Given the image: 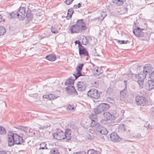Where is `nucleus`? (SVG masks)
Segmentation results:
<instances>
[{"label": "nucleus", "instance_id": "54", "mask_svg": "<svg viewBox=\"0 0 154 154\" xmlns=\"http://www.w3.org/2000/svg\"><path fill=\"white\" fill-rule=\"evenodd\" d=\"M8 133L11 134H12V135H18L16 133H13L12 131H9Z\"/></svg>", "mask_w": 154, "mask_h": 154}, {"label": "nucleus", "instance_id": "53", "mask_svg": "<svg viewBox=\"0 0 154 154\" xmlns=\"http://www.w3.org/2000/svg\"><path fill=\"white\" fill-rule=\"evenodd\" d=\"M0 154H7L6 152L4 151H0Z\"/></svg>", "mask_w": 154, "mask_h": 154}, {"label": "nucleus", "instance_id": "39", "mask_svg": "<svg viewBox=\"0 0 154 154\" xmlns=\"http://www.w3.org/2000/svg\"><path fill=\"white\" fill-rule=\"evenodd\" d=\"M144 127L147 129H150L152 128V126L148 123H146L144 126Z\"/></svg>", "mask_w": 154, "mask_h": 154}, {"label": "nucleus", "instance_id": "3", "mask_svg": "<svg viewBox=\"0 0 154 154\" xmlns=\"http://www.w3.org/2000/svg\"><path fill=\"white\" fill-rule=\"evenodd\" d=\"M143 30V29H141L138 27L133 30V32L136 36L141 37V40H148L149 39L150 35L147 32L142 31Z\"/></svg>", "mask_w": 154, "mask_h": 154}, {"label": "nucleus", "instance_id": "43", "mask_svg": "<svg viewBox=\"0 0 154 154\" xmlns=\"http://www.w3.org/2000/svg\"><path fill=\"white\" fill-rule=\"evenodd\" d=\"M74 0H66L64 2L67 5H69L71 4Z\"/></svg>", "mask_w": 154, "mask_h": 154}, {"label": "nucleus", "instance_id": "25", "mask_svg": "<svg viewBox=\"0 0 154 154\" xmlns=\"http://www.w3.org/2000/svg\"><path fill=\"white\" fill-rule=\"evenodd\" d=\"M17 11H14L11 13H9L8 14V17L10 18H13L15 17H17Z\"/></svg>", "mask_w": 154, "mask_h": 154}, {"label": "nucleus", "instance_id": "38", "mask_svg": "<svg viewBox=\"0 0 154 154\" xmlns=\"http://www.w3.org/2000/svg\"><path fill=\"white\" fill-rule=\"evenodd\" d=\"M116 42L119 43H120V44H126L127 43V42H128V40H126V41H124V40H116Z\"/></svg>", "mask_w": 154, "mask_h": 154}, {"label": "nucleus", "instance_id": "11", "mask_svg": "<svg viewBox=\"0 0 154 154\" xmlns=\"http://www.w3.org/2000/svg\"><path fill=\"white\" fill-rule=\"evenodd\" d=\"M19 130H20V133L22 134H29L30 129L28 127H24L22 126H19L18 127H16Z\"/></svg>", "mask_w": 154, "mask_h": 154}, {"label": "nucleus", "instance_id": "19", "mask_svg": "<svg viewBox=\"0 0 154 154\" xmlns=\"http://www.w3.org/2000/svg\"><path fill=\"white\" fill-rule=\"evenodd\" d=\"M109 136L111 141L114 142L120 141L122 139L119 135H108Z\"/></svg>", "mask_w": 154, "mask_h": 154}, {"label": "nucleus", "instance_id": "60", "mask_svg": "<svg viewBox=\"0 0 154 154\" xmlns=\"http://www.w3.org/2000/svg\"><path fill=\"white\" fill-rule=\"evenodd\" d=\"M73 7H75V8H76V9H77V8H77V5H74Z\"/></svg>", "mask_w": 154, "mask_h": 154}, {"label": "nucleus", "instance_id": "5", "mask_svg": "<svg viewBox=\"0 0 154 154\" xmlns=\"http://www.w3.org/2000/svg\"><path fill=\"white\" fill-rule=\"evenodd\" d=\"M80 45L81 47L79 48V52L81 57L85 58L86 60H88L89 58L88 51L82 45Z\"/></svg>", "mask_w": 154, "mask_h": 154}, {"label": "nucleus", "instance_id": "6", "mask_svg": "<svg viewBox=\"0 0 154 154\" xmlns=\"http://www.w3.org/2000/svg\"><path fill=\"white\" fill-rule=\"evenodd\" d=\"M87 95L91 98L95 99L98 98L100 96V94L98 91L94 88H92L88 92Z\"/></svg>", "mask_w": 154, "mask_h": 154}, {"label": "nucleus", "instance_id": "46", "mask_svg": "<svg viewBox=\"0 0 154 154\" xmlns=\"http://www.w3.org/2000/svg\"><path fill=\"white\" fill-rule=\"evenodd\" d=\"M107 101L109 103H113L114 102V100L110 97H109L107 98Z\"/></svg>", "mask_w": 154, "mask_h": 154}, {"label": "nucleus", "instance_id": "51", "mask_svg": "<svg viewBox=\"0 0 154 154\" xmlns=\"http://www.w3.org/2000/svg\"><path fill=\"white\" fill-rule=\"evenodd\" d=\"M75 44H78L79 45V47H81L80 42L79 40H76L75 42Z\"/></svg>", "mask_w": 154, "mask_h": 154}, {"label": "nucleus", "instance_id": "58", "mask_svg": "<svg viewBox=\"0 0 154 154\" xmlns=\"http://www.w3.org/2000/svg\"><path fill=\"white\" fill-rule=\"evenodd\" d=\"M2 20V16L1 15H0V23L1 22Z\"/></svg>", "mask_w": 154, "mask_h": 154}, {"label": "nucleus", "instance_id": "32", "mask_svg": "<svg viewBox=\"0 0 154 154\" xmlns=\"http://www.w3.org/2000/svg\"><path fill=\"white\" fill-rule=\"evenodd\" d=\"M6 32L5 28L3 26H0V35H3Z\"/></svg>", "mask_w": 154, "mask_h": 154}, {"label": "nucleus", "instance_id": "16", "mask_svg": "<svg viewBox=\"0 0 154 154\" xmlns=\"http://www.w3.org/2000/svg\"><path fill=\"white\" fill-rule=\"evenodd\" d=\"M77 85L78 90L80 91L85 90L86 87L85 83L84 81L79 82Z\"/></svg>", "mask_w": 154, "mask_h": 154}, {"label": "nucleus", "instance_id": "7", "mask_svg": "<svg viewBox=\"0 0 154 154\" xmlns=\"http://www.w3.org/2000/svg\"><path fill=\"white\" fill-rule=\"evenodd\" d=\"M26 10L25 8L20 7L17 11V18L19 19L23 20L26 17Z\"/></svg>", "mask_w": 154, "mask_h": 154}, {"label": "nucleus", "instance_id": "52", "mask_svg": "<svg viewBox=\"0 0 154 154\" xmlns=\"http://www.w3.org/2000/svg\"><path fill=\"white\" fill-rule=\"evenodd\" d=\"M48 127V125H46V126H44L41 127V128L42 129H46Z\"/></svg>", "mask_w": 154, "mask_h": 154}, {"label": "nucleus", "instance_id": "50", "mask_svg": "<svg viewBox=\"0 0 154 154\" xmlns=\"http://www.w3.org/2000/svg\"><path fill=\"white\" fill-rule=\"evenodd\" d=\"M74 154H86V152L85 151H82L74 153Z\"/></svg>", "mask_w": 154, "mask_h": 154}, {"label": "nucleus", "instance_id": "27", "mask_svg": "<svg viewBox=\"0 0 154 154\" xmlns=\"http://www.w3.org/2000/svg\"><path fill=\"white\" fill-rule=\"evenodd\" d=\"M123 0H112V2L116 5L120 6L123 4Z\"/></svg>", "mask_w": 154, "mask_h": 154}, {"label": "nucleus", "instance_id": "62", "mask_svg": "<svg viewBox=\"0 0 154 154\" xmlns=\"http://www.w3.org/2000/svg\"><path fill=\"white\" fill-rule=\"evenodd\" d=\"M89 131H90V133H91V134H93V131H92L91 130V129H89Z\"/></svg>", "mask_w": 154, "mask_h": 154}, {"label": "nucleus", "instance_id": "26", "mask_svg": "<svg viewBox=\"0 0 154 154\" xmlns=\"http://www.w3.org/2000/svg\"><path fill=\"white\" fill-rule=\"evenodd\" d=\"M74 81L75 80L69 78L66 80V81L65 82V85H71L74 84Z\"/></svg>", "mask_w": 154, "mask_h": 154}, {"label": "nucleus", "instance_id": "31", "mask_svg": "<svg viewBox=\"0 0 154 154\" xmlns=\"http://www.w3.org/2000/svg\"><path fill=\"white\" fill-rule=\"evenodd\" d=\"M102 124L104 125H107L109 124L111 122V121L107 120L105 118V119H102L101 121Z\"/></svg>", "mask_w": 154, "mask_h": 154}, {"label": "nucleus", "instance_id": "20", "mask_svg": "<svg viewBox=\"0 0 154 154\" xmlns=\"http://www.w3.org/2000/svg\"><path fill=\"white\" fill-rule=\"evenodd\" d=\"M26 17L27 18V19L29 20H31L32 22H36L35 19L34 18V17L32 16V15L31 14L30 12H26Z\"/></svg>", "mask_w": 154, "mask_h": 154}, {"label": "nucleus", "instance_id": "59", "mask_svg": "<svg viewBox=\"0 0 154 154\" xmlns=\"http://www.w3.org/2000/svg\"><path fill=\"white\" fill-rule=\"evenodd\" d=\"M69 14L68 12H67V15L66 17V18L67 19H69L68 18H69Z\"/></svg>", "mask_w": 154, "mask_h": 154}, {"label": "nucleus", "instance_id": "24", "mask_svg": "<svg viewBox=\"0 0 154 154\" xmlns=\"http://www.w3.org/2000/svg\"><path fill=\"white\" fill-rule=\"evenodd\" d=\"M45 58L46 59L50 61H54L56 59L55 55L53 54L48 55L46 56Z\"/></svg>", "mask_w": 154, "mask_h": 154}, {"label": "nucleus", "instance_id": "47", "mask_svg": "<svg viewBox=\"0 0 154 154\" xmlns=\"http://www.w3.org/2000/svg\"><path fill=\"white\" fill-rule=\"evenodd\" d=\"M101 16L103 17V19L106 16V14L105 11H103L101 14Z\"/></svg>", "mask_w": 154, "mask_h": 154}, {"label": "nucleus", "instance_id": "2", "mask_svg": "<svg viewBox=\"0 0 154 154\" xmlns=\"http://www.w3.org/2000/svg\"><path fill=\"white\" fill-rule=\"evenodd\" d=\"M85 23L83 19H79L77 20L76 24L71 26L69 28L71 33H79L85 31L87 29Z\"/></svg>", "mask_w": 154, "mask_h": 154}, {"label": "nucleus", "instance_id": "22", "mask_svg": "<svg viewBox=\"0 0 154 154\" xmlns=\"http://www.w3.org/2000/svg\"><path fill=\"white\" fill-rule=\"evenodd\" d=\"M93 73L95 75H98L102 73V71L100 68L96 67L93 70Z\"/></svg>", "mask_w": 154, "mask_h": 154}, {"label": "nucleus", "instance_id": "61", "mask_svg": "<svg viewBox=\"0 0 154 154\" xmlns=\"http://www.w3.org/2000/svg\"><path fill=\"white\" fill-rule=\"evenodd\" d=\"M136 137H135V136H134L133 137H136V138H138L139 137V136H140V137L141 135H136Z\"/></svg>", "mask_w": 154, "mask_h": 154}, {"label": "nucleus", "instance_id": "42", "mask_svg": "<svg viewBox=\"0 0 154 154\" xmlns=\"http://www.w3.org/2000/svg\"><path fill=\"white\" fill-rule=\"evenodd\" d=\"M149 77L151 80H154V70L149 74Z\"/></svg>", "mask_w": 154, "mask_h": 154}, {"label": "nucleus", "instance_id": "48", "mask_svg": "<svg viewBox=\"0 0 154 154\" xmlns=\"http://www.w3.org/2000/svg\"><path fill=\"white\" fill-rule=\"evenodd\" d=\"M43 98L49 100V94L44 95L43 96Z\"/></svg>", "mask_w": 154, "mask_h": 154}, {"label": "nucleus", "instance_id": "23", "mask_svg": "<svg viewBox=\"0 0 154 154\" xmlns=\"http://www.w3.org/2000/svg\"><path fill=\"white\" fill-rule=\"evenodd\" d=\"M103 115L105 118L111 121L112 119L113 116V115L109 112H104L103 113Z\"/></svg>", "mask_w": 154, "mask_h": 154}, {"label": "nucleus", "instance_id": "49", "mask_svg": "<svg viewBox=\"0 0 154 154\" xmlns=\"http://www.w3.org/2000/svg\"><path fill=\"white\" fill-rule=\"evenodd\" d=\"M151 115L154 116V107L151 108Z\"/></svg>", "mask_w": 154, "mask_h": 154}, {"label": "nucleus", "instance_id": "29", "mask_svg": "<svg viewBox=\"0 0 154 154\" xmlns=\"http://www.w3.org/2000/svg\"><path fill=\"white\" fill-rule=\"evenodd\" d=\"M125 127L123 124L120 125L119 126L118 131L120 132H123L125 131Z\"/></svg>", "mask_w": 154, "mask_h": 154}, {"label": "nucleus", "instance_id": "63", "mask_svg": "<svg viewBox=\"0 0 154 154\" xmlns=\"http://www.w3.org/2000/svg\"><path fill=\"white\" fill-rule=\"evenodd\" d=\"M64 133V131H60V134H63Z\"/></svg>", "mask_w": 154, "mask_h": 154}, {"label": "nucleus", "instance_id": "36", "mask_svg": "<svg viewBox=\"0 0 154 154\" xmlns=\"http://www.w3.org/2000/svg\"><path fill=\"white\" fill-rule=\"evenodd\" d=\"M6 132L5 129L1 126H0V134H6Z\"/></svg>", "mask_w": 154, "mask_h": 154}, {"label": "nucleus", "instance_id": "14", "mask_svg": "<svg viewBox=\"0 0 154 154\" xmlns=\"http://www.w3.org/2000/svg\"><path fill=\"white\" fill-rule=\"evenodd\" d=\"M14 143L15 144L21 145L25 142L22 137L20 135H14Z\"/></svg>", "mask_w": 154, "mask_h": 154}, {"label": "nucleus", "instance_id": "44", "mask_svg": "<svg viewBox=\"0 0 154 154\" xmlns=\"http://www.w3.org/2000/svg\"><path fill=\"white\" fill-rule=\"evenodd\" d=\"M99 136L98 137V139L101 141H103L104 140H105L104 137L103 135H98Z\"/></svg>", "mask_w": 154, "mask_h": 154}, {"label": "nucleus", "instance_id": "4", "mask_svg": "<svg viewBox=\"0 0 154 154\" xmlns=\"http://www.w3.org/2000/svg\"><path fill=\"white\" fill-rule=\"evenodd\" d=\"M109 105L108 104L102 103L100 104L97 106L96 108L94 109V112L95 113L98 114L106 111L109 108Z\"/></svg>", "mask_w": 154, "mask_h": 154}, {"label": "nucleus", "instance_id": "18", "mask_svg": "<svg viewBox=\"0 0 154 154\" xmlns=\"http://www.w3.org/2000/svg\"><path fill=\"white\" fill-rule=\"evenodd\" d=\"M8 146H13L14 143V135H8Z\"/></svg>", "mask_w": 154, "mask_h": 154}, {"label": "nucleus", "instance_id": "13", "mask_svg": "<svg viewBox=\"0 0 154 154\" xmlns=\"http://www.w3.org/2000/svg\"><path fill=\"white\" fill-rule=\"evenodd\" d=\"M66 90L68 91L69 94L72 95L73 94L78 95L77 91L75 87L72 85H69L66 88Z\"/></svg>", "mask_w": 154, "mask_h": 154}, {"label": "nucleus", "instance_id": "45", "mask_svg": "<svg viewBox=\"0 0 154 154\" xmlns=\"http://www.w3.org/2000/svg\"><path fill=\"white\" fill-rule=\"evenodd\" d=\"M74 107L72 105L69 104L68 105L67 109L69 110H72L74 109Z\"/></svg>", "mask_w": 154, "mask_h": 154}, {"label": "nucleus", "instance_id": "37", "mask_svg": "<svg viewBox=\"0 0 154 154\" xmlns=\"http://www.w3.org/2000/svg\"><path fill=\"white\" fill-rule=\"evenodd\" d=\"M85 140H91L94 139V135H86Z\"/></svg>", "mask_w": 154, "mask_h": 154}, {"label": "nucleus", "instance_id": "56", "mask_svg": "<svg viewBox=\"0 0 154 154\" xmlns=\"http://www.w3.org/2000/svg\"><path fill=\"white\" fill-rule=\"evenodd\" d=\"M36 16H37L36 17H37L38 16H39V17H40V13H37L36 14Z\"/></svg>", "mask_w": 154, "mask_h": 154}, {"label": "nucleus", "instance_id": "30", "mask_svg": "<svg viewBox=\"0 0 154 154\" xmlns=\"http://www.w3.org/2000/svg\"><path fill=\"white\" fill-rule=\"evenodd\" d=\"M46 144L45 143H42L41 144H40V147L39 148V149H48V148L46 146Z\"/></svg>", "mask_w": 154, "mask_h": 154}, {"label": "nucleus", "instance_id": "40", "mask_svg": "<svg viewBox=\"0 0 154 154\" xmlns=\"http://www.w3.org/2000/svg\"><path fill=\"white\" fill-rule=\"evenodd\" d=\"M71 130L69 129H66L65 130L64 135H71Z\"/></svg>", "mask_w": 154, "mask_h": 154}, {"label": "nucleus", "instance_id": "57", "mask_svg": "<svg viewBox=\"0 0 154 154\" xmlns=\"http://www.w3.org/2000/svg\"><path fill=\"white\" fill-rule=\"evenodd\" d=\"M81 7V4L80 3H78L77 5V8H80Z\"/></svg>", "mask_w": 154, "mask_h": 154}, {"label": "nucleus", "instance_id": "35", "mask_svg": "<svg viewBox=\"0 0 154 154\" xmlns=\"http://www.w3.org/2000/svg\"><path fill=\"white\" fill-rule=\"evenodd\" d=\"M57 97H56L55 95L53 94H49V100H54L56 99Z\"/></svg>", "mask_w": 154, "mask_h": 154}, {"label": "nucleus", "instance_id": "1", "mask_svg": "<svg viewBox=\"0 0 154 154\" xmlns=\"http://www.w3.org/2000/svg\"><path fill=\"white\" fill-rule=\"evenodd\" d=\"M153 68L149 64L145 65L143 67V72L137 75H135V77L138 79L137 82L140 88L143 87L144 79L148 74L150 73L152 71Z\"/></svg>", "mask_w": 154, "mask_h": 154}, {"label": "nucleus", "instance_id": "10", "mask_svg": "<svg viewBox=\"0 0 154 154\" xmlns=\"http://www.w3.org/2000/svg\"><path fill=\"white\" fill-rule=\"evenodd\" d=\"M84 66V64H79L78 66L76 67V70L77 72L76 74H74L73 75L75 77V79H76L79 76L82 75L81 71Z\"/></svg>", "mask_w": 154, "mask_h": 154}, {"label": "nucleus", "instance_id": "12", "mask_svg": "<svg viewBox=\"0 0 154 154\" xmlns=\"http://www.w3.org/2000/svg\"><path fill=\"white\" fill-rule=\"evenodd\" d=\"M136 100L137 104L138 105L143 106L146 103V99L142 97L137 96L136 97Z\"/></svg>", "mask_w": 154, "mask_h": 154}, {"label": "nucleus", "instance_id": "33", "mask_svg": "<svg viewBox=\"0 0 154 154\" xmlns=\"http://www.w3.org/2000/svg\"><path fill=\"white\" fill-rule=\"evenodd\" d=\"M51 31L54 33H56L58 32V30L55 26H52L51 27Z\"/></svg>", "mask_w": 154, "mask_h": 154}, {"label": "nucleus", "instance_id": "21", "mask_svg": "<svg viewBox=\"0 0 154 154\" xmlns=\"http://www.w3.org/2000/svg\"><path fill=\"white\" fill-rule=\"evenodd\" d=\"M127 89L125 88L120 93V99L121 100H124L126 97Z\"/></svg>", "mask_w": 154, "mask_h": 154}, {"label": "nucleus", "instance_id": "15", "mask_svg": "<svg viewBox=\"0 0 154 154\" xmlns=\"http://www.w3.org/2000/svg\"><path fill=\"white\" fill-rule=\"evenodd\" d=\"M54 137L57 140H62L66 139L67 141L71 139V135H53Z\"/></svg>", "mask_w": 154, "mask_h": 154}, {"label": "nucleus", "instance_id": "28", "mask_svg": "<svg viewBox=\"0 0 154 154\" xmlns=\"http://www.w3.org/2000/svg\"><path fill=\"white\" fill-rule=\"evenodd\" d=\"M87 154H100V153L97 151L93 149H91L88 151Z\"/></svg>", "mask_w": 154, "mask_h": 154}, {"label": "nucleus", "instance_id": "64", "mask_svg": "<svg viewBox=\"0 0 154 154\" xmlns=\"http://www.w3.org/2000/svg\"><path fill=\"white\" fill-rule=\"evenodd\" d=\"M115 134H116V133L115 132H113V133H111L110 135H115Z\"/></svg>", "mask_w": 154, "mask_h": 154}, {"label": "nucleus", "instance_id": "9", "mask_svg": "<svg viewBox=\"0 0 154 154\" xmlns=\"http://www.w3.org/2000/svg\"><path fill=\"white\" fill-rule=\"evenodd\" d=\"M141 88H144L146 90L149 91L154 88V82L151 80H149L145 83L144 85Z\"/></svg>", "mask_w": 154, "mask_h": 154}, {"label": "nucleus", "instance_id": "8", "mask_svg": "<svg viewBox=\"0 0 154 154\" xmlns=\"http://www.w3.org/2000/svg\"><path fill=\"white\" fill-rule=\"evenodd\" d=\"M89 117L91 121V127L98 126V125H99V123H97V119L96 115L92 114L90 115Z\"/></svg>", "mask_w": 154, "mask_h": 154}, {"label": "nucleus", "instance_id": "55", "mask_svg": "<svg viewBox=\"0 0 154 154\" xmlns=\"http://www.w3.org/2000/svg\"><path fill=\"white\" fill-rule=\"evenodd\" d=\"M124 82L125 83V88L126 89H127V82L126 81H125Z\"/></svg>", "mask_w": 154, "mask_h": 154}, {"label": "nucleus", "instance_id": "34", "mask_svg": "<svg viewBox=\"0 0 154 154\" xmlns=\"http://www.w3.org/2000/svg\"><path fill=\"white\" fill-rule=\"evenodd\" d=\"M83 38H82V42L83 45H86L88 42V41L87 38L85 36H83Z\"/></svg>", "mask_w": 154, "mask_h": 154}, {"label": "nucleus", "instance_id": "41", "mask_svg": "<svg viewBox=\"0 0 154 154\" xmlns=\"http://www.w3.org/2000/svg\"><path fill=\"white\" fill-rule=\"evenodd\" d=\"M68 12L69 14V19L71 18L72 14L73 12V11L72 10V8H69L68 11Z\"/></svg>", "mask_w": 154, "mask_h": 154}, {"label": "nucleus", "instance_id": "17", "mask_svg": "<svg viewBox=\"0 0 154 154\" xmlns=\"http://www.w3.org/2000/svg\"><path fill=\"white\" fill-rule=\"evenodd\" d=\"M99 125H98V126H98L97 128V127H96L97 131L103 135H106L108 133V131L107 129L103 127H101L100 126H99Z\"/></svg>", "mask_w": 154, "mask_h": 154}]
</instances>
